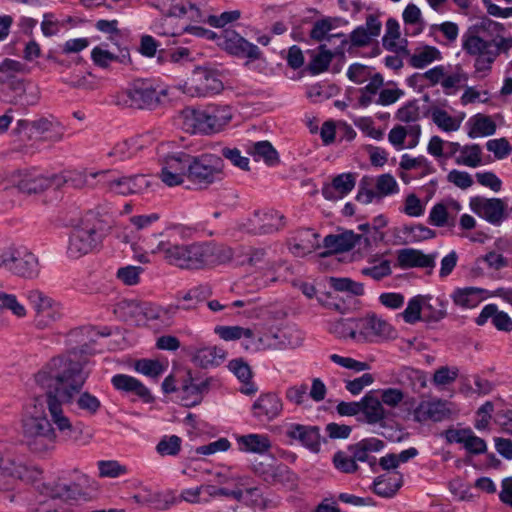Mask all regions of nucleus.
<instances>
[{"label":"nucleus","instance_id":"nucleus-7","mask_svg":"<svg viewBox=\"0 0 512 512\" xmlns=\"http://www.w3.org/2000/svg\"><path fill=\"white\" fill-rule=\"evenodd\" d=\"M167 95V90L161 88L151 79H135L128 87L118 93L115 104L135 109H155L162 97Z\"/></svg>","mask_w":512,"mask_h":512},{"label":"nucleus","instance_id":"nucleus-63","mask_svg":"<svg viewBox=\"0 0 512 512\" xmlns=\"http://www.w3.org/2000/svg\"><path fill=\"white\" fill-rule=\"evenodd\" d=\"M135 369L146 376L157 378L164 372L163 365L158 360L141 359L135 364Z\"/></svg>","mask_w":512,"mask_h":512},{"label":"nucleus","instance_id":"nucleus-49","mask_svg":"<svg viewBox=\"0 0 512 512\" xmlns=\"http://www.w3.org/2000/svg\"><path fill=\"white\" fill-rule=\"evenodd\" d=\"M337 22L338 18L333 17H324L315 21L309 34L310 38L317 42L327 40L329 32L337 26Z\"/></svg>","mask_w":512,"mask_h":512},{"label":"nucleus","instance_id":"nucleus-43","mask_svg":"<svg viewBox=\"0 0 512 512\" xmlns=\"http://www.w3.org/2000/svg\"><path fill=\"white\" fill-rule=\"evenodd\" d=\"M430 115L434 124L446 132L456 131L460 127V122L448 114L447 111L440 108L428 110L424 116Z\"/></svg>","mask_w":512,"mask_h":512},{"label":"nucleus","instance_id":"nucleus-3","mask_svg":"<svg viewBox=\"0 0 512 512\" xmlns=\"http://www.w3.org/2000/svg\"><path fill=\"white\" fill-rule=\"evenodd\" d=\"M0 183L4 190L16 189L19 192H43L45 190H82L92 189L94 184L87 175L78 171H65L60 174L44 176L36 170H15L5 174Z\"/></svg>","mask_w":512,"mask_h":512},{"label":"nucleus","instance_id":"nucleus-19","mask_svg":"<svg viewBox=\"0 0 512 512\" xmlns=\"http://www.w3.org/2000/svg\"><path fill=\"white\" fill-rule=\"evenodd\" d=\"M441 436L448 444H461L472 455H481L487 451L485 440L476 436L471 428L457 429L450 427L444 430Z\"/></svg>","mask_w":512,"mask_h":512},{"label":"nucleus","instance_id":"nucleus-20","mask_svg":"<svg viewBox=\"0 0 512 512\" xmlns=\"http://www.w3.org/2000/svg\"><path fill=\"white\" fill-rule=\"evenodd\" d=\"M451 414L452 411L447 401L434 399L421 401L413 411V418L418 423L441 422L449 419Z\"/></svg>","mask_w":512,"mask_h":512},{"label":"nucleus","instance_id":"nucleus-24","mask_svg":"<svg viewBox=\"0 0 512 512\" xmlns=\"http://www.w3.org/2000/svg\"><path fill=\"white\" fill-rule=\"evenodd\" d=\"M290 252L297 257H304L320 247V235L312 229L298 230L289 240Z\"/></svg>","mask_w":512,"mask_h":512},{"label":"nucleus","instance_id":"nucleus-35","mask_svg":"<svg viewBox=\"0 0 512 512\" xmlns=\"http://www.w3.org/2000/svg\"><path fill=\"white\" fill-rule=\"evenodd\" d=\"M247 152L255 161L262 160L267 166H276L280 162L279 153L267 140L251 143Z\"/></svg>","mask_w":512,"mask_h":512},{"label":"nucleus","instance_id":"nucleus-11","mask_svg":"<svg viewBox=\"0 0 512 512\" xmlns=\"http://www.w3.org/2000/svg\"><path fill=\"white\" fill-rule=\"evenodd\" d=\"M41 471L18 458L0 457V491L15 489L20 482H33L39 478Z\"/></svg>","mask_w":512,"mask_h":512},{"label":"nucleus","instance_id":"nucleus-58","mask_svg":"<svg viewBox=\"0 0 512 512\" xmlns=\"http://www.w3.org/2000/svg\"><path fill=\"white\" fill-rule=\"evenodd\" d=\"M457 162L473 168L479 166L481 164V147L478 144L462 147L461 158Z\"/></svg>","mask_w":512,"mask_h":512},{"label":"nucleus","instance_id":"nucleus-39","mask_svg":"<svg viewBox=\"0 0 512 512\" xmlns=\"http://www.w3.org/2000/svg\"><path fill=\"white\" fill-rule=\"evenodd\" d=\"M228 367L230 371L243 383L244 387L241 391L244 394L250 395L257 391V387L253 382H251L252 371L248 363L243 359H233L229 362Z\"/></svg>","mask_w":512,"mask_h":512},{"label":"nucleus","instance_id":"nucleus-25","mask_svg":"<svg viewBox=\"0 0 512 512\" xmlns=\"http://www.w3.org/2000/svg\"><path fill=\"white\" fill-rule=\"evenodd\" d=\"M382 23L378 19V16L369 14L366 17L365 25L356 27L350 33V42L353 47H365L368 46L371 40L378 37L381 33Z\"/></svg>","mask_w":512,"mask_h":512},{"label":"nucleus","instance_id":"nucleus-21","mask_svg":"<svg viewBox=\"0 0 512 512\" xmlns=\"http://www.w3.org/2000/svg\"><path fill=\"white\" fill-rule=\"evenodd\" d=\"M212 378H194L188 376L179 390V398L186 407H193L201 403L205 394L210 390Z\"/></svg>","mask_w":512,"mask_h":512},{"label":"nucleus","instance_id":"nucleus-50","mask_svg":"<svg viewBox=\"0 0 512 512\" xmlns=\"http://www.w3.org/2000/svg\"><path fill=\"white\" fill-rule=\"evenodd\" d=\"M383 81V77L379 73H376L371 77L370 82L360 89L361 95L358 100L359 106L368 107L373 102V97L383 85Z\"/></svg>","mask_w":512,"mask_h":512},{"label":"nucleus","instance_id":"nucleus-29","mask_svg":"<svg viewBox=\"0 0 512 512\" xmlns=\"http://www.w3.org/2000/svg\"><path fill=\"white\" fill-rule=\"evenodd\" d=\"M486 297L487 291L478 287L456 288L451 294L454 304L463 309L477 307Z\"/></svg>","mask_w":512,"mask_h":512},{"label":"nucleus","instance_id":"nucleus-5","mask_svg":"<svg viewBox=\"0 0 512 512\" xmlns=\"http://www.w3.org/2000/svg\"><path fill=\"white\" fill-rule=\"evenodd\" d=\"M463 50L475 57V71L488 72L492 68V64L500 54H508L512 49V36L500 40H485L478 35L465 34L462 42Z\"/></svg>","mask_w":512,"mask_h":512},{"label":"nucleus","instance_id":"nucleus-22","mask_svg":"<svg viewBox=\"0 0 512 512\" xmlns=\"http://www.w3.org/2000/svg\"><path fill=\"white\" fill-rule=\"evenodd\" d=\"M285 434L288 438L299 441L313 453L320 451L322 438L317 426L290 423L286 426Z\"/></svg>","mask_w":512,"mask_h":512},{"label":"nucleus","instance_id":"nucleus-37","mask_svg":"<svg viewBox=\"0 0 512 512\" xmlns=\"http://www.w3.org/2000/svg\"><path fill=\"white\" fill-rule=\"evenodd\" d=\"M225 358V351L216 346H207L197 349L192 357L195 365L202 368L218 366Z\"/></svg>","mask_w":512,"mask_h":512},{"label":"nucleus","instance_id":"nucleus-42","mask_svg":"<svg viewBox=\"0 0 512 512\" xmlns=\"http://www.w3.org/2000/svg\"><path fill=\"white\" fill-rule=\"evenodd\" d=\"M460 210V204L455 201L449 203H437L433 206L429 214V222L436 227H444L449 224V209Z\"/></svg>","mask_w":512,"mask_h":512},{"label":"nucleus","instance_id":"nucleus-16","mask_svg":"<svg viewBox=\"0 0 512 512\" xmlns=\"http://www.w3.org/2000/svg\"><path fill=\"white\" fill-rule=\"evenodd\" d=\"M470 208L477 216L494 226H500L509 216L507 204L499 198L472 197Z\"/></svg>","mask_w":512,"mask_h":512},{"label":"nucleus","instance_id":"nucleus-40","mask_svg":"<svg viewBox=\"0 0 512 512\" xmlns=\"http://www.w3.org/2000/svg\"><path fill=\"white\" fill-rule=\"evenodd\" d=\"M149 4L166 17L181 18L187 14V0H149Z\"/></svg>","mask_w":512,"mask_h":512},{"label":"nucleus","instance_id":"nucleus-51","mask_svg":"<svg viewBox=\"0 0 512 512\" xmlns=\"http://www.w3.org/2000/svg\"><path fill=\"white\" fill-rule=\"evenodd\" d=\"M182 439L177 435H165L156 445V451L161 456H176L181 451Z\"/></svg>","mask_w":512,"mask_h":512},{"label":"nucleus","instance_id":"nucleus-30","mask_svg":"<svg viewBox=\"0 0 512 512\" xmlns=\"http://www.w3.org/2000/svg\"><path fill=\"white\" fill-rule=\"evenodd\" d=\"M238 449L244 453L265 454L271 448V441L265 434L251 433L247 435H235Z\"/></svg>","mask_w":512,"mask_h":512},{"label":"nucleus","instance_id":"nucleus-31","mask_svg":"<svg viewBox=\"0 0 512 512\" xmlns=\"http://www.w3.org/2000/svg\"><path fill=\"white\" fill-rule=\"evenodd\" d=\"M360 413H363L367 423L376 424L386 417L385 409L376 395V391L371 390L360 400Z\"/></svg>","mask_w":512,"mask_h":512},{"label":"nucleus","instance_id":"nucleus-6","mask_svg":"<svg viewBox=\"0 0 512 512\" xmlns=\"http://www.w3.org/2000/svg\"><path fill=\"white\" fill-rule=\"evenodd\" d=\"M335 331L339 332L340 337L357 342H372L375 338H390L394 334L391 324L375 314L359 319L341 320L335 324Z\"/></svg>","mask_w":512,"mask_h":512},{"label":"nucleus","instance_id":"nucleus-13","mask_svg":"<svg viewBox=\"0 0 512 512\" xmlns=\"http://www.w3.org/2000/svg\"><path fill=\"white\" fill-rule=\"evenodd\" d=\"M1 264L12 273L32 279L39 273L37 257L26 247L11 248L1 257Z\"/></svg>","mask_w":512,"mask_h":512},{"label":"nucleus","instance_id":"nucleus-17","mask_svg":"<svg viewBox=\"0 0 512 512\" xmlns=\"http://www.w3.org/2000/svg\"><path fill=\"white\" fill-rule=\"evenodd\" d=\"M219 40V45L232 56L250 60H257L261 57L258 46L246 40L233 29L223 30Z\"/></svg>","mask_w":512,"mask_h":512},{"label":"nucleus","instance_id":"nucleus-14","mask_svg":"<svg viewBox=\"0 0 512 512\" xmlns=\"http://www.w3.org/2000/svg\"><path fill=\"white\" fill-rule=\"evenodd\" d=\"M26 297L36 312L34 321L39 329L50 327L61 318V305L42 291L29 290Z\"/></svg>","mask_w":512,"mask_h":512},{"label":"nucleus","instance_id":"nucleus-12","mask_svg":"<svg viewBox=\"0 0 512 512\" xmlns=\"http://www.w3.org/2000/svg\"><path fill=\"white\" fill-rule=\"evenodd\" d=\"M79 483L64 484L60 482H53L44 484L41 493L50 498V501L40 503L38 512H62L54 507L53 501L55 500H77L84 495L82 486L88 485L89 478L85 474L78 477Z\"/></svg>","mask_w":512,"mask_h":512},{"label":"nucleus","instance_id":"nucleus-44","mask_svg":"<svg viewBox=\"0 0 512 512\" xmlns=\"http://www.w3.org/2000/svg\"><path fill=\"white\" fill-rule=\"evenodd\" d=\"M318 49V54L314 55L308 64V71L312 75L326 71L334 57V53L328 50L325 44H321Z\"/></svg>","mask_w":512,"mask_h":512},{"label":"nucleus","instance_id":"nucleus-64","mask_svg":"<svg viewBox=\"0 0 512 512\" xmlns=\"http://www.w3.org/2000/svg\"><path fill=\"white\" fill-rule=\"evenodd\" d=\"M459 375L457 367L442 366L438 368L433 375V384L435 386H445L453 383Z\"/></svg>","mask_w":512,"mask_h":512},{"label":"nucleus","instance_id":"nucleus-62","mask_svg":"<svg viewBox=\"0 0 512 512\" xmlns=\"http://www.w3.org/2000/svg\"><path fill=\"white\" fill-rule=\"evenodd\" d=\"M486 149L494 154L496 159H504L512 152V146L509 141L502 137L498 139H490L486 143Z\"/></svg>","mask_w":512,"mask_h":512},{"label":"nucleus","instance_id":"nucleus-46","mask_svg":"<svg viewBox=\"0 0 512 512\" xmlns=\"http://www.w3.org/2000/svg\"><path fill=\"white\" fill-rule=\"evenodd\" d=\"M473 121V126L468 132L470 138L490 136L496 132V124L489 116L477 114L473 117Z\"/></svg>","mask_w":512,"mask_h":512},{"label":"nucleus","instance_id":"nucleus-47","mask_svg":"<svg viewBox=\"0 0 512 512\" xmlns=\"http://www.w3.org/2000/svg\"><path fill=\"white\" fill-rule=\"evenodd\" d=\"M74 399L77 408L87 416L96 415L101 408V401L88 391L79 392Z\"/></svg>","mask_w":512,"mask_h":512},{"label":"nucleus","instance_id":"nucleus-53","mask_svg":"<svg viewBox=\"0 0 512 512\" xmlns=\"http://www.w3.org/2000/svg\"><path fill=\"white\" fill-rule=\"evenodd\" d=\"M97 466L101 478H117L128 473V468L116 460H100Z\"/></svg>","mask_w":512,"mask_h":512},{"label":"nucleus","instance_id":"nucleus-4","mask_svg":"<svg viewBox=\"0 0 512 512\" xmlns=\"http://www.w3.org/2000/svg\"><path fill=\"white\" fill-rule=\"evenodd\" d=\"M183 127L192 134H211L220 131L232 119L228 105H210L205 109L187 107L181 112Z\"/></svg>","mask_w":512,"mask_h":512},{"label":"nucleus","instance_id":"nucleus-57","mask_svg":"<svg viewBox=\"0 0 512 512\" xmlns=\"http://www.w3.org/2000/svg\"><path fill=\"white\" fill-rule=\"evenodd\" d=\"M90 181L94 184V187L91 190H113L114 188H119V177H112L108 171L90 173Z\"/></svg>","mask_w":512,"mask_h":512},{"label":"nucleus","instance_id":"nucleus-8","mask_svg":"<svg viewBox=\"0 0 512 512\" xmlns=\"http://www.w3.org/2000/svg\"><path fill=\"white\" fill-rule=\"evenodd\" d=\"M186 269L200 270L229 263L234 256L233 249L213 241L185 244Z\"/></svg>","mask_w":512,"mask_h":512},{"label":"nucleus","instance_id":"nucleus-23","mask_svg":"<svg viewBox=\"0 0 512 512\" xmlns=\"http://www.w3.org/2000/svg\"><path fill=\"white\" fill-rule=\"evenodd\" d=\"M283 409L282 400L275 393L261 394L252 406V414L259 421L277 418Z\"/></svg>","mask_w":512,"mask_h":512},{"label":"nucleus","instance_id":"nucleus-26","mask_svg":"<svg viewBox=\"0 0 512 512\" xmlns=\"http://www.w3.org/2000/svg\"><path fill=\"white\" fill-rule=\"evenodd\" d=\"M435 259L436 254H424L422 251L413 248L400 249L397 253V263L402 269L413 267L433 268Z\"/></svg>","mask_w":512,"mask_h":512},{"label":"nucleus","instance_id":"nucleus-32","mask_svg":"<svg viewBox=\"0 0 512 512\" xmlns=\"http://www.w3.org/2000/svg\"><path fill=\"white\" fill-rule=\"evenodd\" d=\"M358 236L352 231H346L341 234H330L323 239V246L326 249L322 256L328 254L346 252L354 248Z\"/></svg>","mask_w":512,"mask_h":512},{"label":"nucleus","instance_id":"nucleus-28","mask_svg":"<svg viewBox=\"0 0 512 512\" xmlns=\"http://www.w3.org/2000/svg\"><path fill=\"white\" fill-rule=\"evenodd\" d=\"M111 383L116 390L133 393L145 403H150L153 400L149 389L141 381L132 376L116 374L112 377Z\"/></svg>","mask_w":512,"mask_h":512},{"label":"nucleus","instance_id":"nucleus-59","mask_svg":"<svg viewBox=\"0 0 512 512\" xmlns=\"http://www.w3.org/2000/svg\"><path fill=\"white\" fill-rule=\"evenodd\" d=\"M333 464L335 468L342 473H354L358 470V465L351 454L344 451H338L333 456Z\"/></svg>","mask_w":512,"mask_h":512},{"label":"nucleus","instance_id":"nucleus-56","mask_svg":"<svg viewBox=\"0 0 512 512\" xmlns=\"http://www.w3.org/2000/svg\"><path fill=\"white\" fill-rule=\"evenodd\" d=\"M422 311L423 298L421 295H417L409 300L407 307L402 312V316L406 323L414 324L421 319Z\"/></svg>","mask_w":512,"mask_h":512},{"label":"nucleus","instance_id":"nucleus-33","mask_svg":"<svg viewBox=\"0 0 512 512\" xmlns=\"http://www.w3.org/2000/svg\"><path fill=\"white\" fill-rule=\"evenodd\" d=\"M488 319H491L492 324L501 331L512 330V319L507 313L499 311L495 304H488L483 307L480 314L475 319L477 325H484Z\"/></svg>","mask_w":512,"mask_h":512},{"label":"nucleus","instance_id":"nucleus-55","mask_svg":"<svg viewBox=\"0 0 512 512\" xmlns=\"http://www.w3.org/2000/svg\"><path fill=\"white\" fill-rule=\"evenodd\" d=\"M331 287L338 292H348L352 295L359 296L364 293V287L361 283L352 281L349 278H335L330 279Z\"/></svg>","mask_w":512,"mask_h":512},{"label":"nucleus","instance_id":"nucleus-41","mask_svg":"<svg viewBox=\"0 0 512 512\" xmlns=\"http://www.w3.org/2000/svg\"><path fill=\"white\" fill-rule=\"evenodd\" d=\"M193 158L194 156L185 152L173 153L166 157L164 166L166 169H170L172 172H176L182 177L186 176L188 178Z\"/></svg>","mask_w":512,"mask_h":512},{"label":"nucleus","instance_id":"nucleus-1","mask_svg":"<svg viewBox=\"0 0 512 512\" xmlns=\"http://www.w3.org/2000/svg\"><path fill=\"white\" fill-rule=\"evenodd\" d=\"M87 353L86 344L73 348L64 356L52 358L35 376L36 383L46 390L49 422L66 442L79 445L87 444L90 436L84 433L81 422H72L65 408L74 402L89 378Z\"/></svg>","mask_w":512,"mask_h":512},{"label":"nucleus","instance_id":"nucleus-52","mask_svg":"<svg viewBox=\"0 0 512 512\" xmlns=\"http://www.w3.org/2000/svg\"><path fill=\"white\" fill-rule=\"evenodd\" d=\"M475 29L478 32H482L487 34L491 39H503L506 38L503 36L506 29L502 23L496 22L488 17H483L480 21L475 25Z\"/></svg>","mask_w":512,"mask_h":512},{"label":"nucleus","instance_id":"nucleus-15","mask_svg":"<svg viewBox=\"0 0 512 512\" xmlns=\"http://www.w3.org/2000/svg\"><path fill=\"white\" fill-rule=\"evenodd\" d=\"M224 88L217 72L197 68L184 84V92L192 97H206L220 93Z\"/></svg>","mask_w":512,"mask_h":512},{"label":"nucleus","instance_id":"nucleus-38","mask_svg":"<svg viewBox=\"0 0 512 512\" xmlns=\"http://www.w3.org/2000/svg\"><path fill=\"white\" fill-rule=\"evenodd\" d=\"M423 313L428 321L438 322L446 317L448 300L444 297L422 296Z\"/></svg>","mask_w":512,"mask_h":512},{"label":"nucleus","instance_id":"nucleus-61","mask_svg":"<svg viewBox=\"0 0 512 512\" xmlns=\"http://www.w3.org/2000/svg\"><path fill=\"white\" fill-rule=\"evenodd\" d=\"M256 472L268 483H276L281 481V478L288 474L290 471L287 466L283 464L269 465L266 468H256Z\"/></svg>","mask_w":512,"mask_h":512},{"label":"nucleus","instance_id":"nucleus-10","mask_svg":"<svg viewBox=\"0 0 512 512\" xmlns=\"http://www.w3.org/2000/svg\"><path fill=\"white\" fill-rule=\"evenodd\" d=\"M224 161L215 154H202L193 158L188 180L200 189H207L210 185L224 179Z\"/></svg>","mask_w":512,"mask_h":512},{"label":"nucleus","instance_id":"nucleus-27","mask_svg":"<svg viewBox=\"0 0 512 512\" xmlns=\"http://www.w3.org/2000/svg\"><path fill=\"white\" fill-rule=\"evenodd\" d=\"M152 252L161 254L168 264L186 269L185 244L171 239L161 240Z\"/></svg>","mask_w":512,"mask_h":512},{"label":"nucleus","instance_id":"nucleus-34","mask_svg":"<svg viewBox=\"0 0 512 512\" xmlns=\"http://www.w3.org/2000/svg\"><path fill=\"white\" fill-rule=\"evenodd\" d=\"M128 306L132 309H138L147 320H160L166 321L172 318L178 309H189L191 306L185 305H169L167 307H161L153 303H144L141 306L136 304H128Z\"/></svg>","mask_w":512,"mask_h":512},{"label":"nucleus","instance_id":"nucleus-9","mask_svg":"<svg viewBox=\"0 0 512 512\" xmlns=\"http://www.w3.org/2000/svg\"><path fill=\"white\" fill-rule=\"evenodd\" d=\"M23 437L29 449L44 453L54 449L56 431L46 416H29L23 420Z\"/></svg>","mask_w":512,"mask_h":512},{"label":"nucleus","instance_id":"nucleus-18","mask_svg":"<svg viewBox=\"0 0 512 512\" xmlns=\"http://www.w3.org/2000/svg\"><path fill=\"white\" fill-rule=\"evenodd\" d=\"M283 214L273 209L256 210L243 229L252 234H269L285 226Z\"/></svg>","mask_w":512,"mask_h":512},{"label":"nucleus","instance_id":"nucleus-60","mask_svg":"<svg viewBox=\"0 0 512 512\" xmlns=\"http://www.w3.org/2000/svg\"><path fill=\"white\" fill-rule=\"evenodd\" d=\"M395 117L404 123L416 122L420 118L418 101L416 99L408 101L397 110Z\"/></svg>","mask_w":512,"mask_h":512},{"label":"nucleus","instance_id":"nucleus-36","mask_svg":"<svg viewBox=\"0 0 512 512\" xmlns=\"http://www.w3.org/2000/svg\"><path fill=\"white\" fill-rule=\"evenodd\" d=\"M402 480L399 472L378 476L373 483L374 492L384 498L393 497L402 486Z\"/></svg>","mask_w":512,"mask_h":512},{"label":"nucleus","instance_id":"nucleus-48","mask_svg":"<svg viewBox=\"0 0 512 512\" xmlns=\"http://www.w3.org/2000/svg\"><path fill=\"white\" fill-rule=\"evenodd\" d=\"M441 59L440 51L434 46H425L422 51L414 53L410 59L409 64L417 69H422L428 66L435 60Z\"/></svg>","mask_w":512,"mask_h":512},{"label":"nucleus","instance_id":"nucleus-54","mask_svg":"<svg viewBox=\"0 0 512 512\" xmlns=\"http://www.w3.org/2000/svg\"><path fill=\"white\" fill-rule=\"evenodd\" d=\"M399 376L401 378L399 380V382L401 384H404L405 380H409L411 382V386H412L413 390H415V389L420 390V389L426 387L427 378H426L425 373L421 370L413 369L410 367H403L400 370Z\"/></svg>","mask_w":512,"mask_h":512},{"label":"nucleus","instance_id":"nucleus-2","mask_svg":"<svg viewBox=\"0 0 512 512\" xmlns=\"http://www.w3.org/2000/svg\"><path fill=\"white\" fill-rule=\"evenodd\" d=\"M116 226L113 212L105 206L86 211L70 232L66 255L77 260L98 250Z\"/></svg>","mask_w":512,"mask_h":512},{"label":"nucleus","instance_id":"nucleus-45","mask_svg":"<svg viewBox=\"0 0 512 512\" xmlns=\"http://www.w3.org/2000/svg\"><path fill=\"white\" fill-rule=\"evenodd\" d=\"M358 174L353 172L341 173L333 177L330 184H325L322 192L332 188L336 192H351L356 185Z\"/></svg>","mask_w":512,"mask_h":512}]
</instances>
